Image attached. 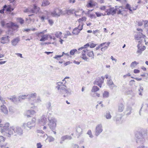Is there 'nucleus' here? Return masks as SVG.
Listing matches in <instances>:
<instances>
[{
  "mask_svg": "<svg viewBox=\"0 0 148 148\" xmlns=\"http://www.w3.org/2000/svg\"><path fill=\"white\" fill-rule=\"evenodd\" d=\"M106 117L107 119H110L111 118L112 116H111L110 113V112L109 111H107L106 112Z\"/></svg>",
  "mask_w": 148,
  "mask_h": 148,
  "instance_id": "nucleus-37",
  "label": "nucleus"
},
{
  "mask_svg": "<svg viewBox=\"0 0 148 148\" xmlns=\"http://www.w3.org/2000/svg\"><path fill=\"white\" fill-rule=\"evenodd\" d=\"M0 110L1 112L4 114H8V110L7 108L5 105L3 104L2 105H1V106Z\"/></svg>",
  "mask_w": 148,
  "mask_h": 148,
  "instance_id": "nucleus-16",
  "label": "nucleus"
},
{
  "mask_svg": "<svg viewBox=\"0 0 148 148\" xmlns=\"http://www.w3.org/2000/svg\"><path fill=\"white\" fill-rule=\"evenodd\" d=\"M9 38L10 37L9 36H7L4 37H1L0 39V40H1V43L3 44H4L6 43V42H5L3 41V40L8 41V42L9 41Z\"/></svg>",
  "mask_w": 148,
  "mask_h": 148,
  "instance_id": "nucleus-20",
  "label": "nucleus"
},
{
  "mask_svg": "<svg viewBox=\"0 0 148 148\" xmlns=\"http://www.w3.org/2000/svg\"><path fill=\"white\" fill-rule=\"evenodd\" d=\"M145 36L143 35L142 33L139 32L137 33L135 36V38L136 40H142L144 38Z\"/></svg>",
  "mask_w": 148,
  "mask_h": 148,
  "instance_id": "nucleus-15",
  "label": "nucleus"
},
{
  "mask_svg": "<svg viewBox=\"0 0 148 148\" xmlns=\"http://www.w3.org/2000/svg\"><path fill=\"white\" fill-rule=\"evenodd\" d=\"M10 124L8 123H6L3 126V125L2 124H0V127H2L1 128V132L5 133L4 134L8 137H10L12 134H14L16 133L18 135H21L23 134V131L21 127H15L12 126L9 128Z\"/></svg>",
  "mask_w": 148,
  "mask_h": 148,
  "instance_id": "nucleus-1",
  "label": "nucleus"
},
{
  "mask_svg": "<svg viewBox=\"0 0 148 148\" xmlns=\"http://www.w3.org/2000/svg\"><path fill=\"white\" fill-rule=\"evenodd\" d=\"M36 95L37 94L36 93L28 94L27 95V99L29 100H33L36 98Z\"/></svg>",
  "mask_w": 148,
  "mask_h": 148,
  "instance_id": "nucleus-18",
  "label": "nucleus"
},
{
  "mask_svg": "<svg viewBox=\"0 0 148 148\" xmlns=\"http://www.w3.org/2000/svg\"><path fill=\"white\" fill-rule=\"evenodd\" d=\"M36 119L32 118L31 121H29L27 123H24L22 125V127L27 130H29L34 127L35 125Z\"/></svg>",
  "mask_w": 148,
  "mask_h": 148,
  "instance_id": "nucleus-3",
  "label": "nucleus"
},
{
  "mask_svg": "<svg viewBox=\"0 0 148 148\" xmlns=\"http://www.w3.org/2000/svg\"><path fill=\"white\" fill-rule=\"evenodd\" d=\"M107 84L110 89L112 90L114 87H117V86L114 84L112 80L111 79L107 80Z\"/></svg>",
  "mask_w": 148,
  "mask_h": 148,
  "instance_id": "nucleus-13",
  "label": "nucleus"
},
{
  "mask_svg": "<svg viewBox=\"0 0 148 148\" xmlns=\"http://www.w3.org/2000/svg\"><path fill=\"white\" fill-rule=\"evenodd\" d=\"M66 12L68 14H69L72 13V11L70 10H66Z\"/></svg>",
  "mask_w": 148,
  "mask_h": 148,
  "instance_id": "nucleus-56",
  "label": "nucleus"
},
{
  "mask_svg": "<svg viewBox=\"0 0 148 148\" xmlns=\"http://www.w3.org/2000/svg\"><path fill=\"white\" fill-rule=\"evenodd\" d=\"M37 148H41L42 147V145L40 143H37L36 145Z\"/></svg>",
  "mask_w": 148,
  "mask_h": 148,
  "instance_id": "nucleus-59",
  "label": "nucleus"
},
{
  "mask_svg": "<svg viewBox=\"0 0 148 148\" xmlns=\"http://www.w3.org/2000/svg\"><path fill=\"white\" fill-rule=\"evenodd\" d=\"M103 127L101 124H98L96 127L95 131V135L98 136L103 131Z\"/></svg>",
  "mask_w": 148,
  "mask_h": 148,
  "instance_id": "nucleus-5",
  "label": "nucleus"
},
{
  "mask_svg": "<svg viewBox=\"0 0 148 148\" xmlns=\"http://www.w3.org/2000/svg\"><path fill=\"white\" fill-rule=\"evenodd\" d=\"M5 138L2 136H0V143H2L5 140Z\"/></svg>",
  "mask_w": 148,
  "mask_h": 148,
  "instance_id": "nucleus-43",
  "label": "nucleus"
},
{
  "mask_svg": "<svg viewBox=\"0 0 148 148\" xmlns=\"http://www.w3.org/2000/svg\"><path fill=\"white\" fill-rule=\"evenodd\" d=\"M99 90V88L96 86H94L91 90V92H95Z\"/></svg>",
  "mask_w": 148,
  "mask_h": 148,
  "instance_id": "nucleus-31",
  "label": "nucleus"
},
{
  "mask_svg": "<svg viewBox=\"0 0 148 148\" xmlns=\"http://www.w3.org/2000/svg\"><path fill=\"white\" fill-rule=\"evenodd\" d=\"M140 72V71L138 69H135L134 71V72L135 73H138Z\"/></svg>",
  "mask_w": 148,
  "mask_h": 148,
  "instance_id": "nucleus-62",
  "label": "nucleus"
},
{
  "mask_svg": "<svg viewBox=\"0 0 148 148\" xmlns=\"http://www.w3.org/2000/svg\"><path fill=\"white\" fill-rule=\"evenodd\" d=\"M62 14V10L59 9H56L54 10L51 12V15L54 17L59 16Z\"/></svg>",
  "mask_w": 148,
  "mask_h": 148,
  "instance_id": "nucleus-9",
  "label": "nucleus"
},
{
  "mask_svg": "<svg viewBox=\"0 0 148 148\" xmlns=\"http://www.w3.org/2000/svg\"><path fill=\"white\" fill-rule=\"evenodd\" d=\"M77 51L76 49H73L71 50L70 52V54L71 55H73Z\"/></svg>",
  "mask_w": 148,
  "mask_h": 148,
  "instance_id": "nucleus-44",
  "label": "nucleus"
},
{
  "mask_svg": "<svg viewBox=\"0 0 148 148\" xmlns=\"http://www.w3.org/2000/svg\"><path fill=\"white\" fill-rule=\"evenodd\" d=\"M143 21L144 22V25L145 27H147L148 25V21Z\"/></svg>",
  "mask_w": 148,
  "mask_h": 148,
  "instance_id": "nucleus-55",
  "label": "nucleus"
},
{
  "mask_svg": "<svg viewBox=\"0 0 148 148\" xmlns=\"http://www.w3.org/2000/svg\"><path fill=\"white\" fill-rule=\"evenodd\" d=\"M89 46V44L88 43L84 45L83 47H82L81 48H80L78 49V50L79 51H80L82 50L83 49H86V48L88 47Z\"/></svg>",
  "mask_w": 148,
  "mask_h": 148,
  "instance_id": "nucleus-34",
  "label": "nucleus"
},
{
  "mask_svg": "<svg viewBox=\"0 0 148 148\" xmlns=\"http://www.w3.org/2000/svg\"><path fill=\"white\" fill-rule=\"evenodd\" d=\"M122 116L120 115H117L115 117V119L116 122H119L120 121L121 119Z\"/></svg>",
  "mask_w": 148,
  "mask_h": 148,
  "instance_id": "nucleus-30",
  "label": "nucleus"
},
{
  "mask_svg": "<svg viewBox=\"0 0 148 148\" xmlns=\"http://www.w3.org/2000/svg\"><path fill=\"white\" fill-rule=\"evenodd\" d=\"M72 148H79V146L77 144H74L72 145Z\"/></svg>",
  "mask_w": 148,
  "mask_h": 148,
  "instance_id": "nucleus-51",
  "label": "nucleus"
},
{
  "mask_svg": "<svg viewBox=\"0 0 148 148\" xmlns=\"http://www.w3.org/2000/svg\"><path fill=\"white\" fill-rule=\"evenodd\" d=\"M121 7V6L118 7V6H116L115 8H117L118 10H116V11H117V14H121L122 10L119 9V8Z\"/></svg>",
  "mask_w": 148,
  "mask_h": 148,
  "instance_id": "nucleus-42",
  "label": "nucleus"
},
{
  "mask_svg": "<svg viewBox=\"0 0 148 148\" xmlns=\"http://www.w3.org/2000/svg\"><path fill=\"white\" fill-rule=\"evenodd\" d=\"M124 108L123 104L121 103L119 104L118 106V111L120 112H122L123 111Z\"/></svg>",
  "mask_w": 148,
  "mask_h": 148,
  "instance_id": "nucleus-23",
  "label": "nucleus"
},
{
  "mask_svg": "<svg viewBox=\"0 0 148 148\" xmlns=\"http://www.w3.org/2000/svg\"><path fill=\"white\" fill-rule=\"evenodd\" d=\"M94 5L92 3V1H90L86 5V6L88 8L92 7Z\"/></svg>",
  "mask_w": 148,
  "mask_h": 148,
  "instance_id": "nucleus-41",
  "label": "nucleus"
},
{
  "mask_svg": "<svg viewBox=\"0 0 148 148\" xmlns=\"http://www.w3.org/2000/svg\"><path fill=\"white\" fill-rule=\"evenodd\" d=\"M18 21L21 24H22L24 23V20L21 18H19L18 19Z\"/></svg>",
  "mask_w": 148,
  "mask_h": 148,
  "instance_id": "nucleus-49",
  "label": "nucleus"
},
{
  "mask_svg": "<svg viewBox=\"0 0 148 148\" xmlns=\"http://www.w3.org/2000/svg\"><path fill=\"white\" fill-rule=\"evenodd\" d=\"M78 28H75L73 30L72 33L73 34L75 35H78L80 32V31L78 29Z\"/></svg>",
  "mask_w": 148,
  "mask_h": 148,
  "instance_id": "nucleus-26",
  "label": "nucleus"
},
{
  "mask_svg": "<svg viewBox=\"0 0 148 148\" xmlns=\"http://www.w3.org/2000/svg\"><path fill=\"white\" fill-rule=\"evenodd\" d=\"M35 112L33 110H27L26 113L25 115L27 117H31L32 115L34 114Z\"/></svg>",
  "mask_w": 148,
  "mask_h": 148,
  "instance_id": "nucleus-17",
  "label": "nucleus"
},
{
  "mask_svg": "<svg viewBox=\"0 0 148 148\" xmlns=\"http://www.w3.org/2000/svg\"><path fill=\"white\" fill-rule=\"evenodd\" d=\"M82 53H87L88 52V50L87 49H83L82 50Z\"/></svg>",
  "mask_w": 148,
  "mask_h": 148,
  "instance_id": "nucleus-58",
  "label": "nucleus"
},
{
  "mask_svg": "<svg viewBox=\"0 0 148 148\" xmlns=\"http://www.w3.org/2000/svg\"><path fill=\"white\" fill-rule=\"evenodd\" d=\"M58 86L56 88L58 90H60V92L62 94H71V90L70 89H66L65 88L66 86L63 84L62 82H59L57 83Z\"/></svg>",
  "mask_w": 148,
  "mask_h": 148,
  "instance_id": "nucleus-2",
  "label": "nucleus"
},
{
  "mask_svg": "<svg viewBox=\"0 0 148 148\" xmlns=\"http://www.w3.org/2000/svg\"><path fill=\"white\" fill-rule=\"evenodd\" d=\"M141 41L140 40L138 41L139 43L137 45L138 50L136 51V53H138L139 55L143 51H144L146 49V47L145 46H143L141 47V45L140 44Z\"/></svg>",
  "mask_w": 148,
  "mask_h": 148,
  "instance_id": "nucleus-8",
  "label": "nucleus"
},
{
  "mask_svg": "<svg viewBox=\"0 0 148 148\" xmlns=\"http://www.w3.org/2000/svg\"><path fill=\"white\" fill-rule=\"evenodd\" d=\"M131 110H132L131 108V107L128 108L126 110L128 112H127L126 113V115H127L128 116V115H129L130 114L131 112Z\"/></svg>",
  "mask_w": 148,
  "mask_h": 148,
  "instance_id": "nucleus-45",
  "label": "nucleus"
},
{
  "mask_svg": "<svg viewBox=\"0 0 148 148\" xmlns=\"http://www.w3.org/2000/svg\"><path fill=\"white\" fill-rule=\"evenodd\" d=\"M109 92L106 91H104L103 94V97L104 98H108L109 97Z\"/></svg>",
  "mask_w": 148,
  "mask_h": 148,
  "instance_id": "nucleus-29",
  "label": "nucleus"
},
{
  "mask_svg": "<svg viewBox=\"0 0 148 148\" xmlns=\"http://www.w3.org/2000/svg\"><path fill=\"white\" fill-rule=\"evenodd\" d=\"M47 139H48L49 142L53 141L55 140V138L51 136H49L48 137Z\"/></svg>",
  "mask_w": 148,
  "mask_h": 148,
  "instance_id": "nucleus-39",
  "label": "nucleus"
},
{
  "mask_svg": "<svg viewBox=\"0 0 148 148\" xmlns=\"http://www.w3.org/2000/svg\"><path fill=\"white\" fill-rule=\"evenodd\" d=\"M3 8L7 12H11L14 10V8H12L10 5L7 6L6 5H5L3 6Z\"/></svg>",
  "mask_w": 148,
  "mask_h": 148,
  "instance_id": "nucleus-19",
  "label": "nucleus"
},
{
  "mask_svg": "<svg viewBox=\"0 0 148 148\" xmlns=\"http://www.w3.org/2000/svg\"><path fill=\"white\" fill-rule=\"evenodd\" d=\"M8 99L14 103H15L17 99L15 95H13L10 98H8Z\"/></svg>",
  "mask_w": 148,
  "mask_h": 148,
  "instance_id": "nucleus-28",
  "label": "nucleus"
},
{
  "mask_svg": "<svg viewBox=\"0 0 148 148\" xmlns=\"http://www.w3.org/2000/svg\"><path fill=\"white\" fill-rule=\"evenodd\" d=\"M48 120L49 122L48 125L49 128L51 130H54L56 127V120L54 118L48 119Z\"/></svg>",
  "mask_w": 148,
  "mask_h": 148,
  "instance_id": "nucleus-4",
  "label": "nucleus"
},
{
  "mask_svg": "<svg viewBox=\"0 0 148 148\" xmlns=\"http://www.w3.org/2000/svg\"><path fill=\"white\" fill-rule=\"evenodd\" d=\"M143 24V22L142 21H139L138 23V25L139 26H141Z\"/></svg>",
  "mask_w": 148,
  "mask_h": 148,
  "instance_id": "nucleus-61",
  "label": "nucleus"
},
{
  "mask_svg": "<svg viewBox=\"0 0 148 148\" xmlns=\"http://www.w3.org/2000/svg\"><path fill=\"white\" fill-rule=\"evenodd\" d=\"M48 21V22L50 25H53V22L52 20H51V19H49Z\"/></svg>",
  "mask_w": 148,
  "mask_h": 148,
  "instance_id": "nucleus-57",
  "label": "nucleus"
},
{
  "mask_svg": "<svg viewBox=\"0 0 148 148\" xmlns=\"http://www.w3.org/2000/svg\"><path fill=\"white\" fill-rule=\"evenodd\" d=\"M72 139V137L71 136L67 135L62 136L61 138L62 141H64L66 140H70Z\"/></svg>",
  "mask_w": 148,
  "mask_h": 148,
  "instance_id": "nucleus-22",
  "label": "nucleus"
},
{
  "mask_svg": "<svg viewBox=\"0 0 148 148\" xmlns=\"http://www.w3.org/2000/svg\"><path fill=\"white\" fill-rule=\"evenodd\" d=\"M50 4V2L47 0H44L42 3V6H45L49 5Z\"/></svg>",
  "mask_w": 148,
  "mask_h": 148,
  "instance_id": "nucleus-32",
  "label": "nucleus"
},
{
  "mask_svg": "<svg viewBox=\"0 0 148 148\" xmlns=\"http://www.w3.org/2000/svg\"><path fill=\"white\" fill-rule=\"evenodd\" d=\"M97 45V44H95L94 43H92L89 45L90 47V48H92L95 47Z\"/></svg>",
  "mask_w": 148,
  "mask_h": 148,
  "instance_id": "nucleus-52",
  "label": "nucleus"
},
{
  "mask_svg": "<svg viewBox=\"0 0 148 148\" xmlns=\"http://www.w3.org/2000/svg\"><path fill=\"white\" fill-rule=\"evenodd\" d=\"M136 136L138 139L136 141L137 143H138V142L140 141L141 142V143H143L144 140V139L142 134L140 132H138L137 133Z\"/></svg>",
  "mask_w": 148,
  "mask_h": 148,
  "instance_id": "nucleus-12",
  "label": "nucleus"
},
{
  "mask_svg": "<svg viewBox=\"0 0 148 148\" xmlns=\"http://www.w3.org/2000/svg\"><path fill=\"white\" fill-rule=\"evenodd\" d=\"M7 25H8V26L10 28H13V27H15L16 28H18V26L16 24H15L12 22L10 24L7 23Z\"/></svg>",
  "mask_w": 148,
  "mask_h": 148,
  "instance_id": "nucleus-24",
  "label": "nucleus"
},
{
  "mask_svg": "<svg viewBox=\"0 0 148 148\" xmlns=\"http://www.w3.org/2000/svg\"><path fill=\"white\" fill-rule=\"evenodd\" d=\"M48 35H44L42 36H41V38L40 40V41H44L45 40H47L48 39Z\"/></svg>",
  "mask_w": 148,
  "mask_h": 148,
  "instance_id": "nucleus-27",
  "label": "nucleus"
},
{
  "mask_svg": "<svg viewBox=\"0 0 148 148\" xmlns=\"http://www.w3.org/2000/svg\"><path fill=\"white\" fill-rule=\"evenodd\" d=\"M116 10H118L117 8H115L114 7L110 8L108 9H106V12L107 13V14L108 15H113L116 14Z\"/></svg>",
  "mask_w": 148,
  "mask_h": 148,
  "instance_id": "nucleus-6",
  "label": "nucleus"
},
{
  "mask_svg": "<svg viewBox=\"0 0 148 148\" xmlns=\"http://www.w3.org/2000/svg\"><path fill=\"white\" fill-rule=\"evenodd\" d=\"M138 64V62H136L135 61L132 62L130 65L131 67L133 68L135 67L137 64Z\"/></svg>",
  "mask_w": 148,
  "mask_h": 148,
  "instance_id": "nucleus-36",
  "label": "nucleus"
},
{
  "mask_svg": "<svg viewBox=\"0 0 148 148\" xmlns=\"http://www.w3.org/2000/svg\"><path fill=\"white\" fill-rule=\"evenodd\" d=\"M81 58L86 61H88V58L86 57V56L84 53H82L81 56Z\"/></svg>",
  "mask_w": 148,
  "mask_h": 148,
  "instance_id": "nucleus-38",
  "label": "nucleus"
},
{
  "mask_svg": "<svg viewBox=\"0 0 148 148\" xmlns=\"http://www.w3.org/2000/svg\"><path fill=\"white\" fill-rule=\"evenodd\" d=\"M20 38L18 37H17L13 40L11 41V44L12 46H15L17 45L18 43L20 41Z\"/></svg>",
  "mask_w": 148,
  "mask_h": 148,
  "instance_id": "nucleus-14",
  "label": "nucleus"
},
{
  "mask_svg": "<svg viewBox=\"0 0 148 148\" xmlns=\"http://www.w3.org/2000/svg\"><path fill=\"white\" fill-rule=\"evenodd\" d=\"M106 8V7L105 6L101 7L100 8V9L102 10H105Z\"/></svg>",
  "mask_w": 148,
  "mask_h": 148,
  "instance_id": "nucleus-63",
  "label": "nucleus"
},
{
  "mask_svg": "<svg viewBox=\"0 0 148 148\" xmlns=\"http://www.w3.org/2000/svg\"><path fill=\"white\" fill-rule=\"evenodd\" d=\"M40 9L39 7H38L35 5H34V7L31 10H29L27 9L25 12H29L37 14Z\"/></svg>",
  "mask_w": 148,
  "mask_h": 148,
  "instance_id": "nucleus-10",
  "label": "nucleus"
},
{
  "mask_svg": "<svg viewBox=\"0 0 148 148\" xmlns=\"http://www.w3.org/2000/svg\"><path fill=\"white\" fill-rule=\"evenodd\" d=\"M27 98V95H20L19 96L18 99L20 101L21 99H25Z\"/></svg>",
  "mask_w": 148,
  "mask_h": 148,
  "instance_id": "nucleus-25",
  "label": "nucleus"
},
{
  "mask_svg": "<svg viewBox=\"0 0 148 148\" xmlns=\"http://www.w3.org/2000/svg\"><path fill=\"white\" fill-rule=\"evenodd\" d=\"M87 134L90 137L92 138L93 137V136L92 134L91 131L90 130H89L87 132Z\"/></svg>",
  "mask_w": 148,
  "mask_h": 148,
  "instance_id": "nucleus-40",
  "label": "nucleus"
},
{
  "mask_svg": "<svg viewBox=\"0 0 148 148\" xmlns=\"http://www.w3.org/2000/svg\"><path fill=\"white\" fill-rule=\"evenodd\" d=\"M87 55L89 57H92V59L94 58V55L92 51H90L87 53Z\"/></svg>",
  "mask_w": 148,
  "mask_h": 148,
  "instance_id": "nucleus-35",
  "label": "nucleus"
},
{
  "mask_svg": "<svg viewBox=\"0 0 148 148\" xmlns=\"http://www.w3.org/2000/svg\"><path fill=\"white\" fill-rule=\"evenodd\" d=\"M108 48V46H105L104 47H102L101 48V50L102 51H104L106 50Z\"/></svg>",
  "mask_w": 148,
  "mask_h": 148,
  "instance_id": "nucleus-54",
  "label": "nucleus"
},
{
  "mask_svg": "<svg viewBox=\"0 0 148 148\" xmlns=\"http://www.w3.org/2000/svg\"><path fill=\"white\" fill-rule=\"evenodd\" d=\"M143 87H140V89H139V91L140 92H139V95H141V91H143Z\"/></svg>",
  "mask_w": 148,
  "mask_h": 148,
  "instance_id": "nucleus-60",
  "label": "nucleus"
},
{
  "mask_svg": "<svg viewBox=\"0 0 148 148\" xmlns=\"http://www.w3.org/2000/svg\"><path fill=\"white\" fill-rule=\"evenodd\" d=\"M75 129L76 134L77 136V138H78L83 133V130L80 126H76Z\"/></svg>",
  "mask_w": 148,
  "mask_h": 148,
  "instance_id": "nucleus-11",
  "label": "nucleus"
},
{
  "mask_svg": "<svg viewBox=\"0 0 148 148\" xmlns=\"http://www.w3.org/2000/svg\"><path fill=\"white\" fill-rule=\"evenodd\" d=\"M103 81L99 77H98L93 82L94 84H98L99 83H103Z\"/></svg>",
  "mask_w": 148,
  "mask_h": 148,
  "instance_id": "nucleus-21",
  "label": "nucleus"
},
{
  "mask_svg": "<svg viewBox=\"0 0 148 148\" xmlns=\"http://www.w3.org/2000/svg\"><path fill=\"white\" fill-rule=\"evenodd\" d=\"M89 17L91 18H93V17L95 18L96 16L95 15L93 14H90L89 15Z\"/></svg>",
  "mask_w": 148,
  "mask_h": 148,
  "instance_id": "nucleus-64",
  "label": "nucleus"
},
{
  "mask_svg": "<svg viewBox=\"0 0 148 148\" xmlns=\"http://www.w3.org/2000/svg\"><path fill=\"white\" fill-rule=\"evenodd\" d=\"M86 18L85 17H83L81 18H79V22H81L83 21H86Z\"/></svg>",
  "mask_w": 148,
  "mask_h": 148,
  "instance_id": "nucleus-48",
  "label": "nucleus"
},
{
  "mask_svg": "<svg viewBox=\"0 0 148 148\" xmlns=\"http://www.w3.org/2000/svg\"><path fill=\"white\" fill-rule=\"evenodd\" d=\"M63 56V55H56L55 57H54V58L58 60V58H60Z\"/></svg>",
  "mask_w": 148,
  "mask_h": 148,
  "instance_id": "nucleus-53",
  "label": "nucleus"
},
{
  "mask_svg": "<svg viewBox=\"0 0 148 148\" xmlns=\"http://www.w3.org/2000/svg\"><path fill=\"white\" fill-rule=\"evenodd\" d=\"M83 24H82L81 25L80 24H79L77 27L78 28V29L80 31L82 30L83 29Z\"/></svg>",
  "mask_w": 148,
  "mask_h": 148,
  "instance_id": "nucleus-50",
  "label": "nucleus"
},
{
  "mask_svg": "<svg viewBox=\"0 0 148 148\" xmlns=\"http://www.w3.org/2000/svg\"><path fill=\"white\" fill-rule=\"evenodd\" d=\"M126 9H128L130 10V12H132V10L131 8L130 5L129 4H126Z\"/></svg>",
  "mask_w": 148,
  "mask_h": 148,
  "instance_id": "nucleus-47",
  "label": "nucleus"
},
{
  "mask_svg": "<svg viewBox=\"0 0 148 148\" xmlns=\"http://www.w3.org/2000/svg\"><path fill=\"white\" fill-rule=\"evenodd\" d=\"M47 108L49 110H51V103L50 102L47 103L46 104Z\"/></svg>",
  "mask_w": 148,
  "mask_h": 148,
  "instance_id": "nucleus-33",
  "label": "nucleus"
},
{
  "mask_svg": "<svg viewBox=\"0 0 148 148\" xmlns=\"http://www.w3.org/2000/svg\"><path fill=\"white\" fill-rule=\"evenodd\" d=\"M47 122V116L44 115H42L39 119V123L44 126Z\"/></svg>",
  "mask_w": 148,
  "mask_h": 148,
  "instance_id": "nucleus-7",
  "label": "nucleus"
},
{
  "mask_svg": "<svg viewBox=\"0 0 148 148\" xmlns=\"http://www.w3.org/2000/svg\"><path fill=\"white\" fill-rule=\"evenodd\" d=\"M62 34V33L61 32H56L55 34V36L57 38H59L60 36H61Z\"/></svg>",
  "mask_w": 148,
  "mask_h": 148,
  "instance_id": "nucleus-46",
  "label": "nucleus"
}]
</instances>
